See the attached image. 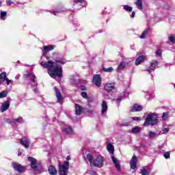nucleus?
<instances>
[{"label": "nucleus", "mask_w": 175, "mask_h": 175, "mask_svg": "<svg viewBox=\"0 0 175 175\" xmlns=\"http://www.w3.org/2000/svg\"><path fill=\"white\" fill-rule=\"evenodd\" d=\"M41 65L43 68H48V74L52 79H61L62 77V66L59 64H57L56 66H54V62L48 61V62H42Z\"/></svg>", "instance_id": "obj_1"}, {"label": "nucleus", "mask_w": 175, "mask_h": 175, "mask_svg": "<svg viewBox=\"0 0 175 175\" xmlns=\"http://www.w3.org/2000/svg\"><path fill=\"white\" fill-rule=\"evenodd\" d=\"M158 116L154 113H150L146 118L144 122V126H154L158 124Z\"/></svg>", "instance_id": "obj_2"}, {"label": "nucleus", "mask_w": 175, "mask_h": 175, "mask_svg": "<svg viewBox=\"0 0 175 175\" xmlns=\"http://www.w3.org/2000/svg\"><path fill=\"white\" fill-rule=\"evenodd\" d=\"M68 170H69V161H64L63 164H59V175H68Z\"/></svg>", "instance_id": "obj_3"}, {"label": "nucleus", "mask_w": 175, "mask_h": 175, "mask_svg": "<svg viewBox=\"0 0 175 175\" xmlns=\"http://www.w3.org/2000/svg\"><path fill=\"white\" fill-rule=\"evenodd\" d=\"M105 162V158L102 155L98 156L94 161L92 165L96 167H103V163Z\"/></svg>", "instance_id": "obj_4"}, {"label": "nucleus", "mask_w": 175, "mask_h": 175, "mask_svg": "<svg viewBox=\"0 0 175 175\" xmlns=\"http://www.w3.org/2000/svg\"><path fill=\"white\" fill-rule=\"evenodd\" d=\"M12 166L13 169L16 172H18V173H23V172H25V166L22 165L17 162H12Z\"/></svg>", "instance_id": "obj_5"}, {"label": "nucleus", "mask_w": 175, "mask_h": 175, "mask_svg": "<svg viewBox=\"0 0 175 175\" xmlns=\"http://www.w3.org/2000/svg\"><path fill=\"white\" fill-rule=\"evenodd\" d=\"M28 161L29 162H30V166L31 169H33L34 170H40V167L37 165L38 161L36 160V159L32 157H29Z\"/></svg>", "instance_id": "obj_6"}, {"label": "nucleus", "mask_w": 175, "mask_h": 175, "mask_svg": "<svg viewBox=\"0 0 175 175\" xmlns=\"http://www.w3.org/2000/svg\"><path fill=\"white\" fill-rule=\"evenodd\" d=\"M54 90L55 91V95H56L57 103L62 105V103H64V98L62 97V93H61V91L59 90L57 86L54 87Z\"/></svg>", "instance_id": "obj_7"}, {"label": "nucleus", "mask_w": 175, "mask_h": 175, "mask_svg": "<svg viewBox=\"0 0 175 175\" xmlns=\"http://www.w3.org/2000/svg\"><path fill=\"white\" fill-rule=\"evenodd\" d=\"M19 143L21 146L25 147V148H29V144H31V142L27 137H23V138L19 139Z\"/></svg>", "instance_id": "obj_8"}, {"label": "nucleus", "mask_w": 175, "mask_h": 175, "mask_svg": "<svg viewBox=\"0 0 175 175\" xmlns=\"http://www.w3.org/2000/svg\"><path fill=\"white\" fill-rule=\"evenodd\" d=\"M93 83L96 85V87H100L102 85V78L100 77V75H95L93 77Z\"/></svg>", "instance_id": "obj_9"}, {"label": "nucleus", "mask_w": 175, "mask_h": 175, "mask_svg": "<svg viewBox=\"0 0 175 175\" xmlns=\"http://www.w3.org/2000/svg\"><path fill=\"white\" fill-rule=\"evenodd\" d=\"M131 169L135 170L137 167V157L133 155L130 161Z\"/></svg>", "instance_id": "obj_10"}, {"label": "nucleus", "mask_w": 175, "mask_h": 175, "mask_svg": "<svg viewBox=\"0 0 175 175\" xmlns=\"http://www.w3.org/2000/svg\"><path fill=\"white\" fill-rule=\"evenodd\" d=\"M158 64L159 62L155 60L153 62L150 63V67H148V68H147L146 72H148V73H151V72H154V70H155V68H157V66H158Z\"/></svg>", "instance_id": "obj_11"}, {"label": "nucleus", "mask_w": 175, "mask_h": 175, "mask_svg": "<svg viewBox=\"0 0 175 175\" xmlns=\"http://www.w3.org/2000/svg\"><path fill=\"white\" fill-rule=\"evenodd\" d=\"M10 107V101H9V100L5 101L2 104V105L0 108L1 113H3L4 111H6V110H8Z\"/></svg>", "instance_id": "obj_12"}, {"label": "nucleus", "mask_w": 175, "mask_h": 175, "mask_svg": "<svg viewBox=\"0 0 175 175\" xmlns=\"http://www.w3.org/2000/svg\"><path fill=\"white\" fill-rule=\"evenodd\" d=\"M111 158L113 164L115 165L116 170H118V172H121V164L120 163V161H118V160H117L114 156H111Z\"/></svg>", "instance_id": "obj_13"}, {"label": "nucleus", "mask_w": 175, "mask_h": 175, "mask_svg": "<svg viewBox=\"0 0 175 175\" xmlns=\"http://www.w3.org/2000/svg\"><path fill=\"white\" fill-rule=\"evenodd\" d=\"M143 110V107L139 104H134L131 107V113H135L136 111H142Z\"/></svg>", "instance_id": "obj_14"}, {"label": "nucleus", "mask_w": 175, "mask_h": 175, "mask_svg": "<svg viewBox=\"0 0 175 175\" xmlns=\"http://www.w3.org/2000/svg\"><path fill=\"white\" fill-rule=\"evenodd\" d=\"M83 113V107L79 104H75V114L76 116H80Z\"/></svg>", "instance_id": "obj_15"}, {"label": "nucleus", "mask_w": 175, "mask_h": 175, "mask_svg": "<svg viewBox=\"0 0 175 175\" xmlns=\"http://www.w3.org/2000/svg\"><path fill=\"white\" fill-rule=\"evenodd\" d=\"M101 107H102L101 116H103V114H105L106 111H107V109H108L107 102L103 100L102 103Z\"/></svg>", "instance_id": "obj_16"}, {"label": "nucleus", "mask_w": 175, "mask_h": 175, "mask_svg": "<svg viewBox=\"0 0 175 175\" xmlns=\"http://www.w3.org/2000/svg\"><path fill=\"white\" fill-rule=\"evenodd\" d=\"M146 59V56L141 55L135 60V65H140L142 62H144Z\"/></svg>", "instance_id": "obj_17"}, {"label": "nucleus", "mask_w": 175, "mask_h": 175, "mask_svg": "<svg viewBox=\"0 0 175 175\" xmlns=\"http://www.w3.org/2000/svg\"><path fill=\"white\" fill-rule=\"evenodd\" d=\"M114 88H116V87L114 85H113L112 83H107L105 85V91H107V92H110L111 91H113V90H114Z\"/></svg>", "instance_id": "obj_18"}, {"label": "nucleus", "mask_w": 175, "mask_h": 175, "mask_svg": "<svg viewBox=\"0 0 175 175\" xmlns=\"http://www.w3.org/2000/svg\"><path fill=\"white\" fill-rule=\"evenodd\" d=\"M48 171H49V174H51V175H57V168H55V167H54L53 165H50L49 167Z\"/></svg>", "instance_id": "obj_19"}, {"label": "nucleus", "mask_w": 175, "mask_h": 175, "mask_svg": "<svg viewBox=\"0 0 175 175\" xmlns=\"http://www.w3.org/2000/svg\"><path fill=\"white\" fill-rule=\"evenodd\" d=\"M8 122L10 124H17V122L21 124V122H23V118H18L16 119H13L12 120H8Z\"/></svg>", "instance_id": "obj_20"}, {"label": "nucleus", "mask_w": 175, "mask_h": 175, "mask_svg": "<svg viewBox=\"0 0 175 175\" xmlns=\"http://www.w3.org/2000/svg\"><path fill=\"white\" fill-rule=\"evenodd\" d=\"M6 77H8V76L5 72H3L0 74V85L5 82Z\"/></svg>", "instance_id": "obj_21"}, {"label": "nucleus", "mask_w": 175, "mask_h": 175, "mask_svg": "<svg viewBox=\"0 0 175 175\" xmlns=\"http://www.w3.org/2000/svg\"><path fill=\"white\" fill-rule=\"evenodd\" d=\"M136 6L138 8L139 10H143V1L137 0L135 2Z\"/></svg>", "instance_id": "obj_22"}, {"label": "nucleus", "mask_w": 175, "mask_h": 175, "mask_svg": "<svg viewBox=\"0 0 175 175\" xmlns=\"http://www.w3.org/2000/svg\"><path fill=\"white\" fill-rule=\"evenodd\" d=\"M125 66H126V64H125V62H121L119 66L117 68V72H120V70H123V69H125Z\"/></svg>", "instance_id": "obj_23"}, {"label": "nucleus", "mask_w": 175, "mask_h": 175, "mask_svg": "<svg viewBox=\"0 0 175 175\" xmlns=\"http://www.w3.org/2000/svg\"><path fill=\"white\" fill-rule=\"evenodd\" d=\"M107 150L109 152V154H114V146L111 144H108L107 145Z\"/></svg>", "instance_id": "obj_24"}, {"label": "nucleus", "mask_w": 175, "mask_h": 175, "mask_svg": "<svg viewBox=\"0 0 175 175\" xmlns=\"http://www.w3.org/2000/svg\"><path fill=\"white\" fill-rule=\"evenodd\" d=\"M87 159L89 161L90 165L94 163V155L92 153H89L86 156Z\"/></svg>", "instance_id": "obj_25"}, {"label": "nucleus", "mask_w": 175, "mask_h": 175, "mask_svg": "<svg viewBox=\"0 0 175 175\" xmlns=\"http://www.w3.org/2000/svg\"><path fill=\"white\" fill-rule=\"evenodd\" d=\"M148 32H150V29L149 28L145 29L142 32V35L140 36V38L141 39H145L146 36H147V35H148Z\"/></svg>", "instance_id": "obj_26"}, {"label": "nucleus", "mask_w": 175, "mask_h": 175, "mask_svg": "<svg viewBox=\"0 0 175 175\" xmlns=\"http://www.w3.org/2000/svg\"><path fill=\"white\" fill-rule=\"evenodd\" d=\"M142 131V128L139 126H135L132 129L131 132L132 133H139Z\"/></svg>", "instance_id": "obj_27"}, {"label": "nucleus", "mask_w": 175, "mask_h": 175, "mask_svg": "<svg viewBox=\"0 0 175 175\" xmlns=\"http://www.w3.org/2000/svg\"><path fill=\"white\" fill-rule=\"evenodd\" d=\"M43 47L44 51H51L52 50H54V46L53 45H46Z\"/></svg>", "instance_id": "obj_28"}, {"label": "nucleus", "mask_w": 175, "mask_h": 175, "mask_svg": "<svg viewBox=\"0 0 175 175\" xmlns=\"http://www.w3.org/2000/svg\"><path fill=\"white\" fill-rule=\"evenodd\" d=\"M8 90H3L0 92V99H2V98H6V96H8Z\"/></svg>", "instance_id": "obj_29"}, {"label": "nucleus", "mask_w": 175, "mask_h": 175, "mask_svg": "<svg viewBox=\"0 0 175 175\" xmlns=\"http://www.w3.org/2000/svg\"><path fill=\"white\" fill-rule=\"evenodd\" d=\"M103 72H105L106 73H111V72H113V70H114V68H113V67H109L108 68L103 67Z\"/></svg>", "instance_id": "obj_30"}, {"label": "nucleus", "mask_w": 175, "mask_h": 175, "mask_svg": "<svg viewBox=\"0 0 175 175\" xmlns=\"http://www.w3.org/2000/svg\"><path fill=\"white\" fill-rule=\"evenodd\" d=\"M65 132L66 135H70L71 133H73V129H72V127L69 126L65 129Z\"/></svg>", "instance_id": "obj_31"}, {"label": "nucleus", "mask_w": 175, "mask_h": 175, "mask_svg": "<svg viewBox=\"0 0 175 175\" xmlns=\"http://www.w3.org/2000/svg\"><path fill=\"white\" fill-rule=\"evenodd\" d=\"M123 9L126 12H132V10H133L132 7H131V6H129L128 5H123Z\"/></svg>", "instance_id": "obj_32"}, {"label": "nucleus", "mask_w": 175, "mask_h": 175, "mask_svg": "<svg viewBox=\"0 0 175 175\" xmlns=\"http://www.w3.org/2000/svg\"><path fill=\"white\" fill-rule=\"evenodd\" d=\"M141 174L142 175H150V171H148L147 169L143 168L141 170Z\"/></svg>", "instance_id": "obj_33"}, {"label": "nucleus", "mask_w": 175, "mask_h": 175, "mask_svg": "<svg viewBox=\"0 0 175 175\" xmlns=\"http://www.w3.org/2000/svg\"><path fill=\"white\" fill-rule=\"evenodd\" d=\"M8 16V12H5V11H2L0 13V17L2 20H5V17Z\"/></svg>", "instance_id": "obj_34"}, {"label": "nucleus", "mask_w": 175, "mask_h": 175, "mask_svg": "<svg viewBox=\"0 0 175 175\" xmlns=\"http://www.w3.org/2000/svg\"><path fill=\"white\" fill-rule=\"evenodd\" d=\"M36 79V75H35L34 74H33L31 75V81H32V83L34 84V85H36V84H38L36 81L35 79Z\"/></svg>", "instance_id": "obj_35"}, {"label": "nucleus", "mask_w": 175, "mask_h": 175, "mask_svg": "<svg viewBox=\"0 0 175 175\" xmlns=\"http://www.w3.org/2000/svg\"><path fill=\"white\" fill-rule=\"evenodd\" d=\"M155 136H157V134L155 133L152 131L149 132L148 137H150V139H154Z\"/></svg>", "instance_id": "obj_36"}, {"label": "nucleus", "mask_w": 175, "mask_h": 175, "mask_svg": "<svg viewBox=\"0 0 175 175\" xmlns=\"http://www.w3.org/2000/svg\"><path fill=\"white\" fill-rule=\"evenodd\" d=\"M81 96H82V98H83L84 99H87L88 98V94H87V92H82L81 93Z\"/></svg>", "instance_id": "obj_37"}, {"label": "nucleus", "mask_w": 175, "mask_h": 175, "mask_svg": "<svg viewBox=\"0 0 175 175\" xmlns=\"http://www.w3.org/2000/svg\"><path fill=\"white\" fill-rule=\"evenodd\" d=\"M47 53H49V51H44V50L42 51V55H43V57H45V58H46V59H49L50 57H49L47 56Z\"/></svg>", "instance_id": "obj_38"}, {"label": "nucleus", "mask_w": 175, "mask_h": 175, "mask_svg": "<svg viewBox=\"0 0 175 175\" xmlns=\"http://www.w3.org/2000/svg\"><path fill=\"white\" fill-rule=\"evenodd\" d=\"M164 158H165V159H169V158H170V152H165L163 154Z\"/></svg>", "instance_id": "obj_39"}, {"label": "nucleus", "mask_w": 175, "mask_h": 175, "mask_svg": "<svg viewBox=\"0 0 175 175\" xmlns=\"http://www.w3.org/2000/svg\"><path fill=\"white\" fill-rule=\"evenodd\" d=\"M122 100V96H120L116 99H115V101L116 103H120Z\"/></svg>", "instance_id": "obj_40"}, {"label": "nucleus", "mask_w": 175, "mask_h": 175, "mask_svg": "<svg viewBox=\"0 0 175 175\" xmlns=\"http://www.w3.org/2000/svg\"><path fill=\"white\" fill-rule=\"evenodd\" d=\"M5 81H6L7 85H10V83L12 82V80L9 79L8 77H5Z\"/></svg>", "instance_id": "obj_41"}, {"label": "nucleus", "mask_w": 175, "mask_h": 175, "mask_svg": "<svg viewBox=\"0 0 175 175\" xmlns=\"http://www.w3.org/2000/svg\"><path fill=\"white\" fill-rule=\"evenodd\" d=\"M156 55H159V57H162V51L159 49L156 51Z\"/></svg>", "instance_id": "obj_42"}, {"label": "nucleus", "mask_w": 175, "mask_h": 175, "mask_svg": "<svg viewBox=\"0 0 175 175\" xmlns=\"http://www.w3.org/2000/svg\"><path fill=\"white\" fill-rule=\"evenodd\" d=\"M170 41L171 43H175V38L173 36H170Z\"/></svg>", "instance_id": "obj_43"}, {"label": "nucleus", "mask_w": 175, "mask_h": 175, "mask_svg": "<svg viewBox=\"0 0 175 175\" xmlns=\"http://www.w3.org/2000/svg\"><path fill=\"white\" fill-rule=\"evenodd\" d=\"M162 120H167V113H163V116H162Z\"/></svg>", "instance_id": "obj_44"}, {"label": "nucleus", "mask_w": 175, "mask_h": 175, "mask_svg": "<svg viewBox=\"0 0 175 175\" xmlns=\"http://www.w3.org/2000/svg\"><path fill=\"white\" fill-rule=\"evenodd\" d=\"M73 2H75V3H83L84 0H73Z\"/></svg>", "instance_id": "obj_45"}, {"label": "nucleus", "mask_w": 175, "mask_h": 175, "mask_svg": "<svg viewBox=\"0 0 175 175\" xmlns=\"http://www.w3.org/2000/svg\"><path fill=\"white\" fill-rule=\"evenodd\" d=\"M140 120H142V118L140 117H133V121H140Z\"/></svg>", "instance_id": "obj_46"}, {"label": "nucleus", "mask_w": 175, "mask_h": 175, "mask_svg": "<svg viewBox=\"0 0 175 175\" xmlns=\"http://www.w3.org/2000/svg\"><path fill=\"white\" fill-rule=\"evenodd\" d=\"M163 132L165 135L169 132V128H165L163 129Z\"/></svg>", "instance_id": "obj_47"}, {"label": "nucleus", "mask_w": 175, "mask_h": 175, "mask_svg": "<svg viewBox=\"0 0 175 175\" xmlns=\"http://www.w3.org/2000/svg\"><path fill=\"white\" fill-rule=\"evenodd\" d=\"M60 64H62V65H65V64H66V60L60 59Z\"/></svg>", "instance_id": "obj_48"}, {"label": "nucleus", "mask_w": 175, "mask_h": 175, "mask_svg": "<svg viewBox=\"0 0 175 175\" xmlns=\"http://www.w3.org/2000/svg\"><path fill=\"white\" fill-rule=\"evenodd\" d=\"M32 75L29 72H27V74H24V77L26 78V79H28V77H31Z\"/></svg>", "instance_id": "obj_49"}, {"label": "nucleus", "mask_w": 175, "mask_h": 175, "mask_svg": "<svg viewBox=\"0 0 175 175\" xmlns=\"http://www.w3.org/2000/svg\"><path fill=\"white\" fill-rule=\"evenodd\" d=\"M6 3L8 6H10V5H12V3H13V1H10V0H8L6 1Z\"/></svg>", "instance_id": "obj_50"}, {"label": "nucleus", "mask_w": 175, "mask_h": 175, "mask_svg": "<svg viewBox=\"0 0 175 175\" xmlns=\"http://www.w3.org/2000/svg\"><path fill=\"white\" fill-rule=\"evenodd\" d=\"M135 15H136V13L135 12H132L131 16V18H133Z\"/></svg>", "instance_id": "obj_51"}, {"label": "nucleus", "mask_w": 175, "mask_h": 175, "mask_svg": "<svg viewBox=\"0 0 175 175\" xmlns=\"http://www.w3.org/2000/svg\"><path fill=\"white\" fill-rule=\"evenodd\" d=\"M55 64H61V59H55Z\"/></svg>", "instance_id": "obj_52"}, {"label": "nucleus", "mask_w": 175, "mask_h": 175, "mask_svg": "<svg viewBox=\"0 0 175 175\" xmlns=\"http://www.w3.org/2000/svg\"><path fill=\"white\" fill-rule=\"evenodd\" d=\"M81 91H85V90H86L85 86L81 85Z\"/></svg>", "instance_id": "obj_53"}, {"label": "nucleus", "mask_w": 175, "mask_h": 175, "mask_svg": "<svg viewBox=\"0 0 175 175\" xmlns=\"http://www.w3.org/2000/svg\"><path fill=\"white\" fill-rule=\"evenodd\" d=\"M66 160H67V161H70V156H68V157H66Z\"/></svg>", "instance_id": "obj_54"}, {"label": "nucleus", "mask_w": 175, "mask_h": 175, "mask_svg": "<svg viewBox=\"0 0 175 175\" xmlns=\"http://www.w3.org/2000/svg\"><path fill=\"white\" fill-rule=\"evenodd\" d=\"M21 154H22V153H21V152H19V153L18 154V157H21Z\"/></svg>", "instance_id": "obj_55"}]
</instances>
